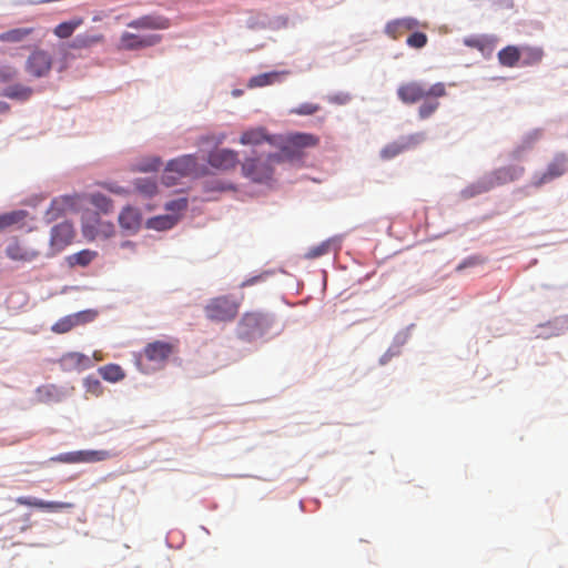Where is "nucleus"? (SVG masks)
Segmentation results:
<instances>
[{"label":"nucleus","mask_w":568,"mask_h":568,"mask_svg":"<svg viewBox=\"0 0 568 568\" xmlns=\"http://www.w3.org/2000/svg\"><path fill=\"white\" fill-rule=\"evenodd\" d=\"M243 298V294L239 298L231 295L213 297L204 307L205 316L212 322H231L237 316Z\"/></svg>","instance_id":"f257e3e1"},{"label":"nucleus","mask_w":568,"mask_h":568,"mask_svg":"<svg viewBox=\"0 0 568 568\" xmlns=\"http://www.w3.org/2000/svg\"><path fill=\"white\" fill-rule=\"evenodd\" d=\"M272 322V318L263 313L247 312L237 324V336L242 341L253 342L270 331Z\"/></svg>","instance_id":"f03ea898"},{"label":"nucleus","mask_w":568,"mask_h":568,"mask_svg":"<svg viewBox=\"0 0 568 568\" xmlns=\"http://www.w3.org/2000/svg\"><path fill=\"white\" fill-rule=\"evenodd\" d=\"M282 162L281 154H270L266 159L247 158L242 163V173L244 176L256 183H265L272 180L274 174V164Z\"/></svg>","instance_id":"7ed1b4c3"},{"label":"nucleus","mask_w":568,"mask_h":568,"mask_svg":"<svg viewBox=\"0 0 568 568\" xmlns=\"http://www.w3.org/2000/svg\"><path fill=\"white\" fill-rule=\"evenodd\" d=\"M446 95V87L443 82H437L426 87L419 81H409L402 83L397 88V97L405 104H414L422 101L427 95Z\"/></svg>","instance_id":"20e7f679"},{"label":"nucleus","mask_w":568,"mask_h":568,"mask_svg":"<svg viewBox=\"0 0 568 568\" xmlns=\"http://www.w3.org/2000/svg\"><path fill=\"white\" fill-rule=\"evenodd\" d=\"M320 143V138L312 133L296 132L288 134L283 143H280L282 161L284 158L290 160L300 158L303 150L315 148Z\"/></svg>","instance_id":"39448f33"},{"label":"nucleus","mask_w":568,"mask_h":568,"mask_svg":"<svg viewBox=\"0 0 568 568\" xmlns=\"http://www.w3.org/2000/svg\"><path fill=\"white\" fill-rule=\"evenodd\" d=\"M53 65V57L41 48H34L24 62V71L33 79L45 78Z\"/></svg>","instance_id":"423d86ee"},{"label":"nucleus","mask_w":568,"mask_h":568,"mask_svg":"<svg viewBox=\"0 0 568 568\" xmlns=\"http://www.w3.org/2000/svg\"><path fill=\"white\" fill-rule=\"evenodd\" d=\"M568 171V155L564 152L555 154L552 160L548 163L545 172L535 175L532 185L539 187L552 180L562 176Z\"/></svg>","instance_id":"0eeeda50"},{"label":"nucleus","mask_w":568,"mask_h":568,"mask_svg":"<svg viewBox=\"0 0 568 568\" xmlns=\"http://www.w3.org/2000/svg\"><path fill=\"white\" fill-rule=\"evenodd\" d=\"M196 158L194 155H182L178 159L171 160L165 168V175L163 181L166 185L174 184L175 178L170 173H176L179 176L192 175L196 172Z\"/></svg>","instance_id":"6e6552de"},{"label":"nucleus","mask_w":568,"mask_h":568,"mask_svg":"<svg viewBox=\"0 0 568 568\" xmlns=\"http://www.w3.org/2000/svg\"><path fill=\"white\" fill-rule=\"evenodd\" d=\"M524 172L525 168L521 165H507L491 171L484 175V179L487 186L491 190L518 180Z\"/></svg>","instance_id":"1a4fd4ad"},{"label":"nucleus","mask_w":568,"mask_h":568,"mask_svg":"<svg viewBox=\"0 0 568 568\" xmlns=\"http://www.w3.org/2000/svg\"><path fill=\"white\" fill-rule=\"evenodd\" d=\"M98 313L93 310H85L74 314L67 315L57 321L52 326L51 331L55 334H65L79 325H84L94 321Z\"/></svg>","instance_id":"9d476101"},{"label":"nucleus","mask_w":568,"mask_h":568,"mask_svg":"<svg viewBox=\"0 0 568 568\" xmlns=\"http://www.w3.org/2000/svg\"><path fill=\"white\" fill-rule=\"evenodd\" d=\"M112 455L108 450H78L60 454L52 457V462L78 464V463H97L110 458Z\"/></svg>","instance_id":"9b49d317"},{"label":"nucleus","mask_w":568,"mask_h":568,"mask_svg":"<svg viewBox=\"0 0 568 568\" xmlns=\"http://www.w3.org/2000/svg\"><path fill=\"white\" fill-rule=\"evenodd\" d=\"M175 345L164 341L149 343L143 349V356L156 367H162L174 353Z\"/></svg>","instance_id":"f8f14e48"},{"label":"nucleus","mask_w":568,"mask_h":568,"mask_svg":"<svg viewBox=\"0 0 568 568\" xmlns=\"http://www.w3.org/2000/svg\"><path fill=\"white\" fill-rule=\"evenodd\" d=\"M419 28H427V23L420 22L413 17H404L388 21L385 24L384 32L393 40H397L406 32H412Z\"/></svg>","instance_id":"ddd939ff"},{"label":"nucleus","mask_w":568,"mask_h":568,"mask_svg":"<svg viewBox=\"0 0 568 568\" xmlns=\"http://www.w3.org/2000/svg\"><path fill=\"white\" fill-rule=\"evenodd\" d=\"M207 162L214 169L227 171L239 163L237 152L230 149H215L209 153Z\"/></svg>","instance_id":"4468645a"},{"label":"nucleus","mask_w":568,"mask_h":568,"mask_svg":"<svg viewBox=\"0 0 568 568\" xmlns=\"http://www.w3.org/2000/svg\"><path fill=\"white\" fill-rule=\"evenodd\" d=\"M162 40L160 34L140 37L124 32L120 38V48L123 50H139L158 44Z\"/></svg>","instance_id":"2eb2a0df"},{"label":"nucleus","mask_w":568,"mask_h":568,"mask_svg":"<svg viewBox=\"0 0 568 568\" xmlns=\"http://www.w3.org/2000/svg\"><path fill=\"white\" fill-rule=\"evenodd\" d=\"M278 140V136L267 134L264 128H254L242 133L240 143L243 145H260L267 142L271 145H280Z\"/></svg>","instance_id":"dca6fc26"},{"label":"nucleus","mask_w":568,"mask_h":568,"mask_svg":"<svg viewBox=\"0 0 568 568\" xmlns=\"http://www.w3.org/2000/svg\"><path fill=\"white\" fill-rule=\"evenodd\" d=\"M60 367L65 372L83 371L92 366L89 356L79 352H69L59 359Z\"/></svg>","instance_id":"f3484780"},{"label":"nucleus","mask_w":568,"mask_h":568,"mask_svg":"<svg viewBox=\"0 0 568 568\" xmlns=\"http://www.w3.org/2000/svg\"><path fill=\"white\" fill-rule=\"evenodd\" d=\"M74 236L75 232L72 224L68 222L60 223L51 231V245L58 248L71 245Z\"/></svg>","instance_id":"a211bd4d"},{"label":"nucleus","mask_w":568,"mask_h":568,"mask_svg":"<svg viewBox=\"0 0 568 568\" xmlns=\"http://www.w3.org/2000/svg\"><path fill=\"white\" fill-rule=\"evenodd\" d=\"M17 503L19 505L44 509L49 511H57L62 509H71L74 507L73 503L65 501H44L33 497H18Z\"/></svg>","instance_id":"6ab92c4d"},{"label":"nucleus","mask_w":568,"mask_h":568,"mask_svg":"<svg viewBox=\"0 0 568 568\" xmlns=\"http://www.w3.org/2000/svg\"><path fill=\"white\" fill-rule=\"evenodd\" d=\"M133 29L164 30L170 27V20L160 16H144L128 23Z\"/></svg>","instance_id":"aec40b11"},{"label":"nucleus","mask_w":568,"mask_h":568,"mask_svg":"<svg viewBox=\"0 0 568 568\" xmlns=\"http://www.w3.org/2000/svg\"><path fill=\"white\" fill-rule=\"evenodd\" d=\"M29 213L24 210L11 211L0 215V231L20 229L26 225Z\"/></svg>","instance_id":"412c9836"},{"label":"nucleus","mask_w":568,"mask_h":568,"mask_svg":"<svg viewBox=\"0 0 568 568\" xmlns=\"http://www.w3.org/2000/svg\"><path fill=\"white\" fill-rule=\"evenodd\" d=\"M78 202V196L65 195L54 199L47 212L50 219H57L68 211L74 210Z\"/></svg>","instance_id":"4be33fe9"},{"label":"nucleus","mask_w":568,"mask_h":568,"mask_svg":"<svg viewBox=\"0 0 568 568\" xmlns=\"http://www.w3.org/2000/svg\"><path fill=\"white\" fill-rule=\"evenodd\" d=\"M119 223L123 230L135 232L141 224V214L136 209L128 206L120 213Z\"/></svg>","instance_id":"5701e85b"},{"label":"nucleus","mask_w":568,"mask_h":568,"mask_svg":"<svg viewBox=\"0 0 568 568\" xmlns=\"http://www.w3.org/2000/svg\"><path fill=\"white\" fill-rule=\"evenodd\" d=\"M180 221L179 214H163L149 219L146 227L155 231H168L178 224Z\"/></svg>","instance_id":"b1692460"},{"label":"nucleus","mask_w":568,"mask_h":568,"mask_svg":"<svg viewBox=\"0 0 568 568\" xmlns=\"http://www.w3.org/2000/svg\"><path fill=\"white\" fill-rule=\"evenodd\" d=\"M99 223H101V220L98 213H85L82 219V233L84 237L90 241L100 239V233L97 232L99 230Z\"/></svg>","instance_id":"393cba45"},{"label":"nucleus","mask_w":568,"mask_h":568,"mask_svg":"<svg viewBox=\"0 0 568 568\" xmlns=\"http://www.w3.org/2000/svg\"><path fill=\"white\" fill-rule=\"evenodd\" d=\"M498 61L503 67L514 68L520 61V48L507 45L498 52Z\"/></svg>","instance_id":"a878e982"},{"label":"nucleus","mask_w":568,"mask_h":568,"mask_svg":"<svg viewBox=\"0 0 568 568\" xmlns=\"http://www.w3.org/2000/svg\"><path fill=\"white\" fill-rule=\"evenodd\" d=\"M544 58V50L538 47H523L520 48V61L521 65L530 67L541 62Z\"/></svg>","instance_id":"bb28decb"},{"label":"nucleus","mask_w":568,"mask_h":568,"mask_svg":"<svg viewBox=\"0 0 568 568\" xmlns=\"http://www.w3.org/2000/svg\"><path fill=\"white\" fill-rule=\"evenodd\" d=\"M83 18L80 17L73 18L69 21L61 22L58 26H55V28L53 29V33L55 37L60 39H68L80 26L83 24Z\"/></svg>","instance_id":"cd10ccee"},{"label":"nucleus","mask_w":568,"mask_h":568,"mask_svg":"<svg viewBox=\"0 0 568 568\" xmlns=\"http://www.w3.org/2000/svg\"><path fill=\"white\" fill-rule=\"evenodd\" d=\"M33 90L30 87H27L21 83H16L7 87L3 90V95L6 98L18 100V101H27L31 98Z\"/></svg>","instance_id":"c85d7f7f"},{"label":"nucleus","mask_w":568,"mask_h":568,"mask_svg":"<svg viewBox=\"0 0 568 568\" xmlns=\"http://www.w3.org/2000/svg\"><path fill=\"white\" fill-rule=\"evenodd\" d=\"M284 74H287V72L286 71H283V72L273 71V72H267V73H262V74L255 75L250 79L248 87L257 88V87H265V85L273 84L275 82L281 81V78Z\"/></svg>","instance_id":"c756f323"},{"label":"nucleus","mask_w":568,"mask_h":568,"mask_svg":"<svg viewBox=\"0 0 568 568\" xmlns=\"http://www.w3.org/2000/svg\"><path fill=\"white\" fill-rule=\"evenodd\" d=\"M33 28H16L0 33V42L18 43L33 33Z\"/></svg>","instance_id":"7c9ffc66"},{"label":"nucleus","mask_w":568,"mask_h":568,"mask_svg":"<svg viewBox=\"0 0 568 568\" xmlns=\"http://www.w3.org/2000/svg\"><path fill=\"white\" fill-rule=\"evenodd\" d=\"M101 377L110 383H116L125 377V373L120 365L108 364L98 369Z\"/></svg>","instance_id":"2f4dec72"},{"label":"nucleus","mask_w":568,"mask_h":568,"mask_svg":"<svg viewBox=\"0 0 568 568\" xmlns=\"http://www.w3.org/2000/svg\"><path fill=\"white\" fill-rule=\"evenodd\" d=\"M443 95H427L422 101L423 103L418 108V116L423 120L428 119L432 116L437 109L439 108L440 103L438 101L439 98Z\"/></svg>","instance_id":"473e14b6"},{"label":"nucleus","mask_w":568,"mask_h":568,"mask_svg":"<svg viewBox=\"0 0 568 568\" xmlns=\"http://www.w3.org/2000/svg\"><path fill=\"white\" fill-rule=\"evenodd\" d=\"M104 40L102 34H79L70 44L72 49H85Z\"/></svg>","instance_id":"72a5a7b5"},{"label":"nucleus","mask_w":568,"mask_h":568,"mask_svg":"<svg viewBox=\"0 0 568 568\" xmlns=\"http://www.w3.org/2000/svg\"><path fill=\"white\" fill-rule=\"evenodd\" d=\"M488 191H490V189L485 183V179L483 176L477 182H475V183L468 185L467 187H465L462 191L460 195H462L463 199L467 200V199L474 197L476 195H479V194L488 192Z\"/></svg>","instance_id":"f704fd0d"},{"label":"nucleus","mask_w":568,"mask_h":568,"mask_svg":"<svg viewBox=\"0 0 568 568\" xmlns=\"http://www.w3.org/2000/svg\"><path fill=\"white\" fill-rule=\"evenodd\" d=\"M94 251H78L77 253L68 257V262L71 266L80 265L87 266L94 257Z\"/></svg>","instance_id":"c9c22d12"},{"label":"nucleus","mask_w":568,"mask_h":568,"mask_svg":"<svg viewBox=\"0 0 568 568\" xmlns=\"http://www.w3.org/2000/svg\"><path fill=\"white\" fill-rule=\"evenodd\" d=\"M427 42L428 38L426 33L418 32L417 30L412 31L410 36L406 39V44L414 49H422L427 44Z\"/></svg>","instance_id":"e433bc0d"},{"label":"nucleus","mask_w":568,"mask_h":568,"mask_svg":"<svg viewBox=\"0 0 568 568\" xmlns=\"http://www.w3.org/2000/svg\"><path fill=\"white\" fill-rule=\"evenodd\" d=\"M187 199L186 197H179L175 200H172L165 204V210L169 211V214H179L180 219L182 217L183 212L187 209Z\"/></svg>","instance_id":"4c0bfd02"},{"label":"nucleus","mask_w":568,"mask_h":568,"mask_svg":"<svg viewBox=\"0 0 568 568\" xmlns=\"http://www.w3.org/2000/svg\"><path fill=\"white\" fill-rule=\"evenodd\" d=\"M83 384L87 393L91 394L92 396L99 397L102 395L103 386L94 376L90 375L85 377Z\"/></svg>","instance_id":"58836bf2"},{"label":"nucleus","mask_w":568,"mask_h":568,"mask_svg":"<svg viewBox=\"0 0 568 568\" xmlns=\"http://www.w3.org/2000/svg\"><path fill=\"white\" fill-rule=\"evenodd\" d=\"M464 43L469 47L484 52L489 47V40L486 37H468L465 38Z\"/></svg>","instance_id":"ea45409f"},{"label":"nucleus","mask_w":568,"mask_h":568,"mask_svg":"<svg viewBox=\"0 0 568 568\" xmlns=\"http://www.w3.org/2000/svg\"><path fill=\"white\" fill-rule=\"evenodd\" d=\"M321 110V106L315 103H302L297 108H294L291 110V113L297 114V115H312Z\"/></svg>","instance_id":"a19ab883"},{"label":"nucleus","mask_w":568,"mask_h":568,"mask_svg":"<svg viewBox=\"0 0 568 568\" xmlns=\"http://www.w3.org/2000/svg\"><path fill=\"white\" fill-rule=\"evenodd\" d=\"M161 166V160L159 158H150L136 165L138 171L152 172L156 171Z\"/></svg>","instance_id":"79ce46f5"},{"label":"nucleus","mask_w":568,"mask_h":568,"mask_svg":"<svg viewBox=\"0 0 568 568\" xmlns=\"http://www.w3.org/2000/svg\"><path fill=\"white\" fill-rule=\"evenodd\" d=\"M8 257L13 261H32L37 252L36 251H7Z\"/></svg>","instance_id":"37998d69"},{"label":"nucleus","mask_w":568,"mask_h":568,"mask_svg":"<svg viewBox=\"0 0 568 568\" xmlns=\"http://www.w3.org/2000/svg\"><path fill=\"white\" fill-rule=\"evenodd\" d=\"M135 185L141 193L148 196H151L156 192V184L151 180H138Z\"/></svg>","instance_id":"c03bdc74"},{"label":"nucleus","mask_w":568,"mask_h":568,"mask_svg":"<svg viewBox=\"0 0 568 568\" xmlns=\"http://www.w3.org/2000/svg\"><path fill=\"white\" fill-rule=\"evenodd\" d=\"M405 146L399 143H392L382 150V156L384 159H392L403 152Z\"/></svg>","instance_id":"a18cd8bd"},{"label":"nucleus","mask_w":568,"mask_h":568,"mask_svg":"<svg viewBox=\"0 0 568 568\" xmlns=\"http://www.w3.org/2000/svg\"><path fill=\"white\" fill-rule=\"evenodd\" d=\"M271 274H272V272L265 271V272H263V273H261L258 275H255V276H252L250 278H246L245 281H243L240 284V287L244 288V287H248V286L258 284L261 282H264Z\"/></svg>","instance_id":"49530a36"},{"label":"nucleus","mask_w":568,"mask_h":568,"mask_svg":"<svg viewBox=\"0 0 568 568\" xmlns=\"http://www.w3.org/2000/svg\"><path fill=\"white\" fill-rule=\"evenodd\" d=\"M97 232L100 233V239H108L114 234L115 230L112 223L101 221Z\"/></svg>","instance_id":"de8ad7c7"},{"label":"nucleus","mask_w":568,"mask_h":568,"mask_svg":"<svg viewBox=\"0 0 568 568\" xmlns=\"http://www.w3.org/2000/svg\"><path fill=\"white\" fill-rule=\"evenodd\" d=\"M342 242H343L342 236H335V237H332V239L323 242L318 248H337V247L342 246Z\"/></svg>","instance_id":"09e8293b"},{"label":"nucleus","mask_w":568,"mask_h":568,"mask_svg":"<svg viewBox=\"0 0 568 568\" xmlns=\"http://www.w3.org/2000/svg\"><path fill=\"white\" fill-rule=\"evenodd\" d=\"M483 261L479 260L477 256H470L467 260H465L463 263L458 264L456 267L457 271H463L466 267L476 266L478 264H481Z\"/></svg>","instance_id":"8fccbe9b"},{"label":"nucleus","mask_w":568,"mask_h":568,"mask_svg":"<svg viewBox=\"0 0 568 568\" xmlns=\"http://www.w3.org/2000/svg\"><path fill=\"white\" fill-rule=\"evenodd\" d=\"M53 390H55L54 386H42L38 388V395L41 398H49Z\"/></svg>","instance_id":"3c124183"},{"label":"nucleus","mask_w":568,"mask_h":568,"mask_svg":"<svg viewBox=\"0 0 568 568\" xmlns=\"http://www.w3.org/2000/svg\"><path fill=\"white\" fill-rule=\"evenodd\" d=\"M93 202L99 206H102V204L108 205L110 203V201L103 195L93 196Z\"/></svg>","instance_id":"603ef678"},{"label":"nucleus","mask_w":568,"mask_h":568,"mask_svg":"<svg viewBox=\"0 0 568 568\" xmlns=\"http://www.w3.org/2000/svg\"><path fill=\"white\" fill-rule=\"evenodd\" d=\"M323 253H324V251H308V253L306 254V257L307 258H316V257L321 256Z\"/></svg>","instance_id":"864d4df0"},{"label":"nucleus","mask_w":568,"mask_h":568,"mask_svg":"<svg viewBox=\"0 0 568 568\" xmlns=\"http://www.w3.org/2000/svg\"><path fill=\"white\" fill-rule=\"evenodd\" d=\"M9 109V105L6 103H0V112H4Z\"/></svg>","instance_id":"5fc2aeb1"},{"label":"nucleus","mask_w":568,"mask_h":568,"mask_svg":"<svg viewBox=\"0 0 568 568\" xmlns=\"http://www.w3.org/2000/svg\"><path fill=\"white\" fill-rule=\"evenodd\" d=\"M110 191H112V192H114V193H119V194H120V193H122V192H123V189H122V187H116V189H114V187H110Z\"/></svg>","instance_id":"6e6d98bb"},{"label":"nucleus","mask_w":568,"mask_h":568,"mask_svg":"<svg viewBox=\"0 0 568 568\" xmlns=\"http://www.w3.org/2000/svg\"><path fill=\"white\" fill-rule=\"evenodd\" d=\"M386 359H387V355L385 354V355L382 357L381 362L384 364V363H386Z\"/></svg>","instance_id":"4d7b16f0"},{"label":"nucleus","mask_w":568,"mask_h":568,"mask_svg":"<svg viewBox=\"0 0 568 568\" xmlns=\"http://www.w3.org/2000/svg\"><path fill=\"white\" fill-rule=\"evenodd\" d=\"M94 357L97 361H101L102 358L99 356V354L94 353Z\"/></svg>","instance_id":"13d9d810"},{"label":"nucleus","mask_w":568,"mask_h":568,"mask_svg":"<svg viewBox=\"0 0 568 568\" xmlns=\"http://www.w3.org/2000/svg\"><path fill=\"white\" fill-rule=\"evenodd\" d=\"M100 19H101V18H100V17H98V16L93 17V21H100Z\"/></svg>","instance_id":"bf43d9fd"}]
</instances>
